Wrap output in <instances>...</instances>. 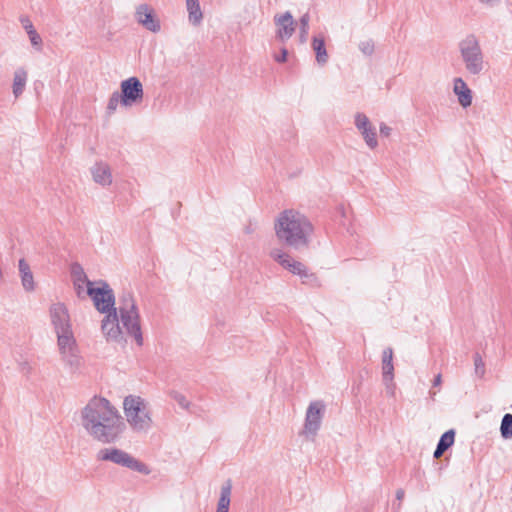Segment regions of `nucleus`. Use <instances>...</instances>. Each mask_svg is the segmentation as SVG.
Segmentation results:
<instances>
[{"label": "nucleus", "instance_id": "f257e3e1", "mask_svg": "<svg viewBox=\"0 0 512 512\" xmlns=\"http://www.w3.org/2000/svg\"><path fill=\"white\" fill-rule=\"evenodd\" d=\"M81 424L94 440L103 444L117 441L125 428L118 410L102 397H93L81 410Z\"/></svg>", "mask_w": 512, "mask_h": 512}, {"label": "nucleus", "instance_id": "f03ea898", "mask_svg": "<svg viewBox=\"0 0 512 512\" xmlns=\"http://www.w3.org/2000/svg\"><path fill=\"white\" fill-rule=\"evenodd\" d=\"M274 229L278 240L295 250L308 248L314 232L310 220L293 209L284 210L278 215Z\"/></svg>", "mask_w": 512, "mask_h": 512}, {"label": "nucleus", "instance_id": "7ed1b4c3", "mask_svg": "<svg viewBox=\"0 0 512 512\" xmlns=\"http://www.w3.org/2000/svg\"><path fill=\"white\" fill-rule=\"evenodd\" d=\"M123 411L130 428L137 433L147 432L153 424L148 402L140 396L128 395L123 400Z\"/></svg>", "mask_w": 512, "mask_h": 512}, {"label": "nucleus", "instance_id": "20e7f679", "mask_svg": "<svg viewBox=\"0 0 512 512\" xmlns=\"http://www.w3.org/2000/svg\"><path fill=\"white\" fill-rule=\"evenodd\" d=\"M117 313L122 330L133 337L136 343L143 344V336L140 325V316L131 292H123L119 297Z\"/></svg>", "mask_w": 512, "mask_h": 512}, {"label": "nucleus", "instance_id": "39448f33", "mask_svg": "<svg viewBox=\"0 0 512 512\" xmlns=\"http://www.w3.org/2000/svg\"><path fill=\"white\" fill-rule=\"evenodd\" d=\"M460 53L466 70L472 75H479L485 69L484 55L475 35H468L460 44Z\"/></svg>", "mask_w": 512, "mask_h": 512}, {"label": "nucleus", "instance_id": "423d86ee", "mask_svg": "<svg viewBox=\"0 0 512 512\" xmlns=\"http://www.w3.org/2000/svg\"><path fill=\"white\" fill-rule=\"evenodd\" d=\"M100 461H110L114 464L129 468L133 471L147 474L149 471L147 466L135 459L129 453L118 448H104L97 454Z\"/></svg>", "mask_w": 512, "mask_h": 512}, {"label": "nucleus", "instance_id": "0eeeda50", "mask_svg": "<svg viewBox=\"0 0 512 512\" xmlns=\"http://www.w3.org/2000/svg\"><path fill=\"white\" fill-rule=\"evenodd\" d=\"M92 282H88L87 294L92 298L96 309L101 313H107L116 309L115 296L113 290L106 282H100L99 287H92Z\"/></svg>", "mask_w": 512, "mask_h": 512}, {"label": "nucleus", "instance_id": "6e6552de", "mask_svg": "<svg viewBox=\"0 0 512 512\" xmlns=\"http://www.w3.org/2000/svg\"><path fill=\"white\" fill-rule=\"evenodd\" d=\"M122 106L131 107L142 102L144 90L141 81L137 77H130L120 84Z\"/></svg>", "mask_w": 512, "mask_h": 512}, {"label": "nucleus", "instance_id": "1a4fd4ad", "mask_svg": "<svg viewBox=\"0 0 512 512\" xmlns=\"http://www.w3.org/2000/svg\"><path fill=\"white\" fill-rule=\"evenodd\" d=\"M325 404L321 400L312 401L306 411L303 434L314 438L321 427Z\"/></svg>", "mask_w": 512, "mask_h": 512}, {"label": "nucleus", "instance_id": "9d476101", "mask_svg": "<svg viewBox=\"0 0 512 512\" xmlns=\"http://www.w3.org/2000/svg\"><path fill=\"white\" fill-rule=\"evenodd\" d=\"M49 315L55 332L72 329L70 315L64 303H53L50 306Z\"/></svg>", "mask_w": 512, "mask_h": 512}, {"label": "nucleus", "instance_id": "9b49d317", "mask_svg": "<svg viewBox=\"0 0 512 512\" xmlns=\"http://www.w3.org/2000/svg\"><path fill=\"white\" fill-rule=\"evenodd\" d=\"M101 328L107 340L116 342H121L124 340L117 309H113L112 311L107 312V315L102 320Z\"/></svg>", "mask_w": 512, "mask_h": 512}, {"label": "nucleus", "instance_id": "f8f14e48", "mask_svg": "<svg viewBox=\"0 0 512 512\" xmlns=\"http://www.w3.org/2000/svg\"><path fill=\"white\" fill-rule=\"evenodd\" d=\"M274 23L277 27L276 37L282 42L290 39L296 30L297 23L289 11L283 14H276L274 16Z\"/></svg>", "mask_w": 512, "mask_h": 512}, {"label": "nucleus", "instance_id": "ddd939ff", "mask_svg": "<svg viewBox=\"0 0 512 512\" xmlns=\"http://www.w3.org/2000/svg\"><path fill=\"white\" fill-rule=\"evenodd\" d=\"M382 376L383 382L386 387L387 393L391 396L394 395L395 384L394 380V365H393V350L388 347L382 353Z\"/></svg>", "mask_w": 512, "mask_h": 512}, {"label": "nucleus", "instance_id": "4468645a", "mask_svg": "<svg viewBox=\"0 0 512 512\" xmlns=\"http://www.w3.org/2000/svg\"><path fill=\"white\" fill-rule=\"evenodd\" d=\"M355 126L360 131L367 146L375 149L378 145L376 129L371 125L368 117L363 113H357L355 115Z\"/></svg>", "mask_w": 512, "mask_h": 512}, {"label": "nucleus", "instance_id": "2eb2a0df", "mask_svg": "<svg viewBox=\"0 0 512 512\" xmlns=\"http://www.w3.org/2000/svg\"><path fill=\"white\" fill-rule=\"evenodd\" d=\"M136 20L139 24H141L144 28L151 32H159L160 31V22L156 18L153 9L147 4H141L137 7L135 12Z\"/></svg>", "mask_w": 512, "mask_h": 512}, {"label": "nucleus", "instance_id": "dca6fc26", "mask_svg": "<svg viewBox=\"0 0 512 512\" xmlns=\"http://www.w3.org/2000/svg\"><path fill=\"white\" fill-rule=\"evenodd\" d=\"M91 174L94 182L101 186H109L112 183V172L110 166L105 162H96L91 167Z\"/></svg>", "mask_w": 512, "mask_h": 512}, {"label": "nucleus", "instance_id": "f3484780", "mask_svg": "<svg viewBox=\"0 0 512 512\" xmlns=\"http://www.w3.org/2000/svg\"><path fill=\"white\" fill-rule=\"evenodd\" d=\"M454 93L457 95L458 102L463 108L472 104V91L462 78L454 79Z\"/></svg>", "mask_w": 512, "mask_h": 512}, {"label": "nucleus", "instance_id": "a211bd4d", "mask_svg": "<svg viewBox=\"0 0 512 512\" xmlns=\"http://www.w3.org/2000/svg\"><path fill=\"white\" fill-rule=\"evenodd\" d=\"M61 360L65 363L71 373L80 372L83 366V359L78 353V349L61 353Z\"/></svg>", "mask_w": 512, "mask_h": 512}, {"label": "nucleus", "instance_id": "6ab92c4d", "mask_svg": "<svg viewBox=\"0 0 512 512\" xmlns=\"http://www.w3.org/2000/svg\"><path fill=\"white\" fill-rule=\"evenodd\" d=\"M19 273L21 277V283L25 291L32 292L35 289L34 277L31 272L29 264L25 259L19 260Z\"/></svg>", "mask_w": 512, "mask_h": 512}, {"label": "nucleus", "instance_id": "aec40b11", "mask_svg": "<svg viewBox=\"0 0 512 512\" xmlns=\"http://www.w3.org/2000/svg\"><path fill=\"white\" fill-rule=\"evenodd\" d=\"M56 334L60 354L77 348L72 329L56 332Z\"/></svg>", "mask_w": 512, "mask_h": 512}, {"label": "nucleus", "instance_id": "412c9836", "mask_svg": "<svg viewBox=\"0 0 512 512\" xmlns=\"http://www.w3.org/2000/svg\"><path fill=\"white\" fill-rule=\"evenodd\" d=\"M185 2L189 22L194 26L200 25L203 19V13L200 7L199 0H185Z\"/></svg>", "mask_w": 512, "mask_h": 512}, {"label": "nucleus", "instance_id": "4be33fe9", "mask_svg": "<svg viewBox=\"0 0 512 512\" xmlns=\"http://www.w3.org/2000/svg\"><path fill=\"white\" fill-rule=\"evenodd\" d=\"M27 77L28 74L24 68L20 67L15 70L12 85V92L15 98H18L23 93L26 86Z\"/></svg>", "mask_w": 512, "mask_h": 512}, {"label": "nucleus", "instance_id": "5701e85b", "mask_svg": "<svg viewBox=\"0 0 512 512\" xmlns=\"http://www.w3.org/2000/svg\"><path fill=\"white\" fill-rule=\"evenodd\" d=\"M455 439V431L453 429L446 431L440 438L434 451V458H440L444 452L453 445Z\"/></svg>", "mask_w": 512, "mask_h": 512}, {"label": "nucleus", "instance_id": "b1692460", "mask_svg": "<svg viewBox=\"0 0 512 512\" xmlns=\"http://www.w3.org/2000/svg\"><path fill=\"white\" fill-rule=\"evenodd\" d=\"M231 490H232V484H231V481L228 480L221 487L220 498L218 500L216 512H229L230 501H231Z\"/></svg>", "mask_w": 512, "mask_h": 512}, {"label": "nucleus", "instance_id": "393cba45", "mask_svg": "<svg viewBox=\"0 0 512 512\" xmlns=\"http://www.w3.org/2000/svg\"><path fill=\"white\" fill-rule=\"evenodd\" d=\"M72 277L75 290L77 292V295L80 297L84 292V284L88 285V282L90 281L87 279V276L80 265L73 266Z\"/></svg>", "mask_w": 512, "mask_h": 512}, {"label": "nucleus", "instance_id": "a878e982", "mask_svg": "<svg viewBox=\"0 0 512 512\" xmlns=\"http://www.w3.org/2000/svg\"><path fill=\"white\" fill-rule=\"evenodd\" d=\"M312 48L316 53V61L320 65H324L328 61V54L325 47L323 37H314L312 41Z\"/></svg>", "mask_w": 512, "mask_h": 512}, {"label": "nucleus", "instance_id": "bb28decb", "mask_svg": "<svg viewBox=\"0 0 512 512\" xmlns=\"http://www.w3.org/2000/svg\"><path fill=\"white\" fill-rule=\"evenodd\" d=\"M291 263L292 264L289 268V271L295 275L300 276L304 283L307 281H315L317 279L315 274L308 273L306 267L301 262L294 259Z\"/></svg>", "mask_w": 512, "mask_h": 512}, {"label": "nucleus", "instance_id": "cd10ccee", "mask_svg": "<svg viewBox=\"0 0 512 512\" xmlns=\"http://www.w3.org/2000/svg\"><path fill=\"white\" fill-rule=\"evenodd\" d=\"M270 257L287 270H289L291 262L294 260L288 253L277 248L270 251Z\"/></svg>", "mask_w": 512, "mask_h": 512}, {"label": "nucleus", "instance_id": "c85d7f7f", "mask_svg": "<svg viewBox=\"0 0 512 512\" xmlns=\"http://www.w3.org/2000/svg\"><path fill=\"white\" fill-rule=\"evenodd\" d=\"M500 431L504 439L512 438V414L507 413L503 416Z\"/></svg>", "mask_w": 512, "mask_h": 512}, {"label": "nucleus", "instance_id": "c756f323", "mask_svg": "<svg viewBox=\"0 0 512 512\" xmlns=\"http://www.w3.org/2000/svg\"><path fill=\"white\" fill-rule=\"evenodd\" d=\"M309 21H310V16H309L308 12L303 14L299 20V23H300L299 35H300V40L302 43L306 42V40H307L308 30H309Z\"/></svg>", "mask_w": 512, "mask_h": 512}, {"label": "nucleus", "instance_id": "7c9ffc66", "mask_svg": "<svg viewBox=\"0 0 512 512\" xmlns=\"http://www.w3.org/2000/svg\"><path fill=\"white\" fill-rule=\"evenodd\" d=\"M122 105V97L118 91L112 93L108 100L107 111L109 114H112L116 111L118 105Z\"/></svg>", "mask_w": 512, "mask_h": 512}, {"label": "nucleus", "instance_id": "2f4dec72", "mask_svg": "<svg viewBox=\"0 0 512 512\" xmlns=\"http://www.w3.org/2000/svg\"><path fill=\"white\" fill-rule=\"evenodd\" d=\"M474 366L476 375L483 377L485 374V363L479 353L474 355Z\"/></svg>", "mask_w": 512, "mask_h": 512}, {"label": "nucleus", "instance_id": "473e14b6", "mask_svg": "<svg viewBox=\"0 0 512 512\" xmlns=\"http://www.w3.org/2000/svg\"><path fill=\"white\" fill-rule=\"evenodd\" d=\"M28 36H29L32 46L35 47L37 50H41L43 42H42L41 36L37 33V31L34 30V31L28 33Z\"/></svg>", "mask_w": 512, "mask_h": 512}, {"label": "nucleus", "instance_id": "72a5a7b5", "mask_svg": "<svg viewBox=\"0 0 512 512\" xmlns=\"http://www.w3.org/2000/svg\"><path fill=\"white\" fill-rule=\"evenodd\" d=\"M359 48L365 55H371L374 52V44L370 40L361 42Z\"/></svg>", "mask_w": 512, "mask_h": 512}, {"label": "nucleus", "instance_id": "f704fd0d", "mask_svg": "<svg viewBox=\"0 0 512 512\" xmlns=\"http://www.w3.org/2000/svg\"><path fill=\"white\" fill-rule=\"evenodd\" d=\"M173 398L175 399V401L182 407V408H185L187 409L189 407V402L188 400L185 398L184 395L180 394V393H177L175 392L173 394Z\"/></svg>", "mask_w": 512, "mask_h": 512}, {"label": "nucleus", "instance_id": "c9c22d12", "mask_svg": "<svg viewBox=\"0 0 512 512\" xmlns=\"http://www.w3.org/2000/svg\"><path fill=\"white\" fill-rule=\"evenodd\" d=\"M20 22H21L23 28L25 29V31L27 32V34L35 30L31 20L28 17H26V16L21 17Z\"/></svg>", "mask_w": 512, "mask_h": 512}, {"label": "nucleus", "instance_id": "e433bc0d", "mask_svg": "<svg viewBox=\"0 0 512 512\" xmlns=\"http://www.w3.org/2000/svg\"><path fill=\"white\" fill-rule=\"evenodd\" d=\"M287 55H288L287 49L283 48L281 50V54L275 56V61L280 62V63L285 62L287 59Z\"/></svg>", "mask_w": 512, "mask_h": 512}, {"label": "nucleus", "instance_id": "4c0bfd02", "mask_svg": "<svg viewBox=\"0 0 512 512\" xmlns=\"http://www.w3.org/2000/svg\"><path fill=\"white\" fill-rule=\"evenodd\" d=\"M380 133L381 135L388 137L391 134V128L386 124L382 123L380 125Z\"/></svg>", "mask_w": 512, "mask_h": 512}, {"label": "nucleus", "instance_id": "58836bf2", "mask_svg": "<svg viewBox=\"0 0 512 512\" xmlns=\"http://www.w3.org/2000/svg\"><path fill=\"white\" fill-rule=\"evenodd\" d=\"M442 383V375L441 374H437L435 376V378L433 379V386L434 387H438L440 386Z\"/></svg>", "mask_w": 512, "mask_h": 512}, {"label": "nucleus", "instance_id": "ea45409f", "mask_svg": "<svg viewBox=\"0 0 512 512\" xmlns=\"http://www.w3.org/2000/svg\"><path fill=\"white\" fill-rule=\"evenodd\" d=\"M404 495H405V493H404L403 489H398L396 491V498H397V500L401 501L404 498Z\"/></svg>", "mask_w": 512, "mask_h": 512}, {"label": "nucleus", "instance_id": "a19ab883", "mask_svg": "<svg viewBox=\"0 0 512 512\" xmlns=\"http://www.w3.org/2000/svg\"><path fill=\"white\" fill-rule=\"evenodd\" d=\"M479 1L482 3H485V4H493L495 2H498L499 0H479Z\"/></svg>", "mask_w": 512, "mask_h": 512}]
</instances>
